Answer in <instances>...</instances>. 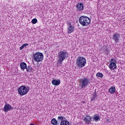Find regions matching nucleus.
I'll use <instances>...</instances> for the list:
<instances>
[{
    "mask_svg": "<svg viewBox=\"0 0 125 125\" xmlns=\"http://www.w3.org/2000/svg\"><path fill=\"white\" fill-rule=\"evenodd\" d=\"M14 108L11 106V105L9 104H5L4 106V112L7 113L8 111H12Z\"/></svg>",
    "mask_w": 125,
    "mask_h": 125,
    "instance_id": "1a4fd4ad",
    "label": "nucleus"
},
{
    "mask_svg": "<svg viewBox=\"0 0 125 125\" xmlns=\"http://www.w3.org/2000/svg\"><path fill=\"white\" fill-rule=\"evenodd\" d=\"M33 60L37 63L42 62L43 60V54L42 52H37L33 54Z\"/></svg>",
    "mask_w": 125,
    "mask_h": 125,
    "instance_id": "20e7f679",
    "label": "nucleus"
},
{
    "mask_svg": "<svg viewBox=\"0 0 125 125\" xmlns=\"http://www.w3.org/2000/svg\"><path fill=\"white\" fill-rule=\"evenodd\" d=\"M86 64V60L83 57H78L76 60V65L79 68H83Z\"/></svg>",
    "mask_w": 125,
    "mask_h": 125,
    "instance_id": "7ed1b4c3",
    "label": "nucleus"
},
{
    "mask_svg": "<svg viewBox=\"0 0 125 125\" xmlns=\"http://www.w3.org/2000/svg\"><path fill=\"white\" fill-rule=\"evenodd\" d=\"M91 119H92L91 116H90L89 115H86L84 116L83 120L85 124L89 125V124H90V122H91Z\"/></svg>",
    "mask_w": 125,
    "mask_h": 125,
    "instance_id": "9d476101",
    "label": "nucleus"
},
{
    "mask_svg": "<svg viewBox=\"0 0 125 125\" xmlns=\"http://www.w3.org/2000/svg\"><path fill=\"white\" fill-rule=\"evenodd\" d=\"M108 67L110 70H115V69L117 68V65L116 64V63L114 62H110Z\"/></svg>",
    "mask_w": 125,
    "mask_h": 125,
    "instance_id": "f8f14e48",
    "label": "nucleus"
},
{
    "mask_svg": "<svg viewBox=\"0 0 125 125\" xmlns=\"http://www.w3.org/2000/svg\"><path fill=\"white\" fill-rule=\"evenodd\" d=\"M75 32V26L70 23L67 27V34H72Z\"/></svg>",
    "mask_w": 125,
    "mask_h": 125,
    "instance_id": "6e6552de",
    "label": "nucleus"
},
{
    "mask_svg": "<svg viewBox=\"0 0 125 125\" xmlns=\"http://www.w3.org/2000/svg\"><path fill=\"white\" fill-rule=\"evenodd\" d=\"M18 91V94L21 95V96H23V95H26V94L29 92V90H28L26 86L21 85L19 87Z\"/></svg>",
    "mask_w": 125,
    "mask_h": 125,
    "instance_id": "39448f33",
    "label": "nucleus"
},
{
    "mask_svg": "<svg viewBox=\"0 0 125 125\" xmlns=\"http://www.w3.org/2000/svg\"><path fill=\"white\" fill-rule=\"evenodd\" d=\"M100 120V117L99 115H94L93 118V121L94 122H98Z\"/></svg>",
    "mask_w": 125,
    "mask_h": 125,
    "instance_id": "f3484780",
    "label": "nucleus"
},
{
    "mask_svg": "<svg viewBox=\"0 0 125 125\" xmlns=\"http://www.w3.org/2000/svg\"><path fill=\"white\" fill-rule=\"evenodd\" d=\"M96 77H99L100 78H103V74L98 72L96 74Z\"/></svg>",
    "mask_w": 125,
    "mask_h": 125,
    "instance_id": "b1692460",
    "label": "nucleus"
},
{
    "mask_svg": "<svg viewBox=\"0 0 125 125\" xmlns=\"http://www.w3.org/2000/svg\"><path fill=\"white\" fill-rule=\"evenodd\" d=\"M26 72H32V66L31 65H28L26 66V68H25Z\"/></svg>",
    "mask_w": 125,
    "mask_h": 125,
    "instance_id": "412c9836",
    "label": "nucleus"
},
{
    "mask_svg": "<svg viewBox=\"0 0 125 125\" xmlns=\"http://www.w3.org/2000/svg\"><path fill=\"white\" fill-rule=\"evenodd\" d=\"M108 91L110 92V93H114L115 91H116V87H115V86H111L109 89Z\"/></svg>",
    "mask_w": 125,
    "mask_h": 125,
    "instance_id": "a211bd4d",
    "label": "nucleus"
},
{
    "mask_svg": "<svg viewBox=\"0 0 125 125\" xmlns=\"http://www.w3.org/2000/svg\"><path fill=\"white\" fill-rule=\"evenodd\" d=\"M20 68L21 69V70H25L27 68V63L24 62H21L20 63Z\"/></svg>",
    "mask_w": 125,
    "mask_h": 125,
    "instance_id": "4468645a",
    "label": "nucleus"
},
{
    "mask_svg": "<svg viewBox=\"0 0 125 125\" xmlns=\"http://www.w3.org/2000/svg\"><path fill=\"white\" fill-rule=\"evenodd\" d=\"M80 83L81 84V88H85V86H87V85H88L89 79L87 77L81 79Z\"/></svg>",
    "mask_w": 125,
    "mask_h": 125,
    "instance_id": "423d86ee",
    "label": "nucleus"
},
{
    "mask_svg": "<svg viewBox=\"0 0 125 125\" xmlns=\"http://www.w3.org/2000/svg\"><path fill=\"white\" fill-rule=\"evenodd\" d=\"M113 40H114L115 42H119L120 41V35L119 33L113 34Z\"/></svg>",
    "mask_w": 125,
    "mask_h": 125,
    "instance_id": "9b49d317",
    "label": "nucleus"
},
{
    "mask_svg": "<svg viewBox=\"0 0 125 125\" xmlns=\"http://www.w3.org/2000/svg\"><path fill=\"white\" fill-rule=\"evenodd\" d=\"M104 49H105L104 50V54H106V55H109V50H108V48L105 47Z\"/></svg>",
    "mask_w": 125,
    "mask_h": 125,
    "instance_id": "5701e85b",
    "label": "nucleus"
},
{
    "mask_svg": "<svg viewBox=\"0 0 125 125\" xmlns=\"http://www.w3.org/2000/svg\"><path fill=\"white\" fill-rule=\"evenodd\" d=\"M68 56V52L66 51H61L58 53V62L59 64H62L64 59L67 58Z\"/></svg>",
    "mask_w": 125,
    "mask_h": 125,
    "instance_id": "f03ea898",
    "label": "nucleus"
},
{
    "mask_svg": "<svg viewBox=\"0 0 125 125\" xmlns=\"http://www.w3.org/2000/svg\"><path fill=\"white\" fill-rule=\"evenodd\" d=\"M91 21V20H90V18L86 16H82L80 17L79 19V22L80 25L83 27H86V26H88Z\"/></svg>",
    "mask_w": 125,
    "mask_h": 125,
    "instance_id": "f257e3e1",
    "label": "nucleus"
},
{
    "mask_svg": "<svg viewBox=\"0 0 125 125\" xmlns=\"http://www.w3.org/2000/svg\"><path fill=\"white\" fill-rule=\"evenodd\" d=\"M32 24H37L38 22V20L37 19H33L31 21Z\"/></svg>",
    "mask_w": 125,
    "mask_h": 125,
    "instance_id": "393cba45",
    "label": "nucleus"
},
{
    "mask_svg": "<svg viewBox=\"0 0 125 125\" xmlns=\"http://www.w3.org/2000/svg\"><path fill=\"white\" fill-rule=\"evenodd\" d=\"M58 120L59 121H61V123H62V122H66L67 120H66V117L64 116H58Z\"/></svg>",
    "mask_w": 125,
    "mask_h": 125,
    "instance_id": "dca6fc26",
    "label": "nucleus"
},
{
    "mask_svg": "<svg viewBox=\"0 0 125 125\" xmlns=\"http://www.w3.org/2000/svg\"><path fill=\"white\" fill-rule=\"evenodd\" d=\"M97 97H98V95H97L96 93H95L91 97V101H96Z\"/></svg>",
    "mask_w": 125,
    "mask_h": 125,
    "instance_id": "2eb2a0df",
    "label": "nucleus"
},
{
    "mask_svg": "<svg viewBox=\"0 0 125 125\" xmlns=\"http://www.w3.org/2000/svg\"><path fill=\"white\" fill-rule=\"evenodd\" d=\"M61 83L60 82V80H53L52 81V84L53 85L58 86Z\"/></svg>",
    "mask_w": 125,
    "mask_h": 125,
    "instance_id": "ddd939ff",
    "label": "nucleus"
},
{
    "mask_svg": "<svg viewBox=\"0 0 125 125\" xmlns=\"http://www.w3.org/2000/svg\"><path fill=\"white\" fill-rule=\"evenodd\" d=\"M76 10L78 12H82L83 10V3L82 2H78L76 5Z\"/></svg>",
    "mask_w": 125,
    "mask_h": 125,
    "instance_id": "0eeeda50",
    "label": "nucleus"
},
{
    "mask_svg": "<svg viewBox=\"0 0 125 125\" xmlns=\"http://www.w3.org/2000/svg\"><path fill=\"white\" fill-rule=\"evenodd\" d=\"M60 125H70V122L69 121H62V122H61Z\"/></svg>",
    "mask_w": 125,
    "mask_h": 125,
    "instance_id": "aec40b11",
    "label": "nucleus"
},
{
    "mask_svg": "<svg viewBox=\"0 0 125 125\" xmlns=\"http://www.w3.org/2000/svg\"><path fill=\"white\" fill-rule=\"evenodd\" d=\"M111 62H113V63H117V60H116L115 59H111Z\"/></svg>",
    "mask_w": 125,
    "mask_h": 125,
    "instance_id": "a878e982",
    "label": "nucleus"
},
{
    "mask_svg": "<svg viewBox=\"0 0 125 125\" xmlns=\"http://www.w3.org/2000/svg\"><path fill=\"white\" fill-rule=\"evenodd\" d=\"M28 45H29V43H26L25 44H22L20 47V50H22V49H23L24 47H26V46H28Z\"/></svg>",
    "mask_w": 125,
    "mask_h": 125,
    "instance_id": "4be33fe9",
    "label": "nucleus"
},
{
    "mask_svg": "<svg viewBox=\"0 0 125 125\" xmlns=\"http://www.w3.org/2000/svg\"><path fill=\"white\" fill-rule=\"evenodd\" d=\"M51 124L53 125H56L58 123L57 122V121L56 120V119L53 118L51 121Z\"/></svg>",
    "mask_w": 125,
    "mask_h": 125,
    "instance_id": "6ab92c4d",
    "label": "nucleus"
}]
</instances>
